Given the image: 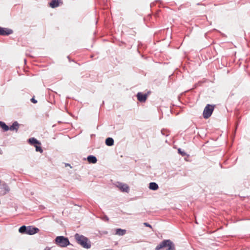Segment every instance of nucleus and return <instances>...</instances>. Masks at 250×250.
<instances>
[{"label":"nucleus","instance_id":"obj_19","mask_svg":"<svg viewBox=\"0 0 250 250\" xmlns=\"http://www.w3.org/2000/svg\"><path fill=\"white\" fill-rule=\"evenodd\" d=\"M35 146L36 147V151H39V152H40L41 153L42 152V147L40 146H38L37 145H35Z\"/></svg>","mask_w":250,"mask_h":250},{"label":"nucleus","instance_id":"obj_3","mask_svg":"<svg viewBox=\"0 0 250 250\" xmlns=\"http://www.w3.org/2000/svg\"><path fill=\"white\" fill-rule=\"evenodd\" d=\"M55 243L58 246L63 248L70 245V242L67 237L63 236H57L55 240Z\"/></svg>","mask_w":250,"mask_h":250},{"label":"nucleus","instance_id":"obj_20","mask_svg":"<svg viewBox=\"0 0 250 250\" xmlns=\"http://www.w3.org/2000/svg\"><path fill=\"white\" fill-rule=\"evenodd\" d=\"M178 152L183 156H185L186 155V152L184 151H182L180 148L178 149Z\"/></svg>","mask_w":250,"mask_h":250},{"label":"nucleus","instance_id":"obj_13","mask_svg":"<svg viewBox=\"0 0 250 250\" xmlns=\"http://www.w3.org/2000/svg\"><path fill=\"white\" fill-rule=\"evenodd\" d=\"M126 233V230L123 229H116L115 234L118 235L120 236H123L125 235Z\"/></svg>","mask_w":250,"mask_h":250},{"label":"nucleus","instance_id":"obj_12","mask_svg":"<svg viewBox=\"0 0 250 250\" xmlns=\"http://www.w3.org/2000/svg\"><path fill=\"white\" fill-rule=\"evenodd\" d=\"M149 188L151 190H156L158 189L159 187L156 183L151 182L149 184Z\"/></svg>","mask_w":250,"mask_h":250},{"label":"nucleus","instance_id":"obj_9","mask_svg":"<svg viewBox=\"0 0 250 250\" xmlns=\"http://www.w3.org/2000/svg\"><path fill=\"white\" fill-rule=\"evenodd\" d=\"M137 99L140 102H145L147 97L146 94H143L141 92H138L137 94Z\"/></svg>","mask_w":250,"mask_h":250},{"label":"nucleus","instance_id":"obj_11","mask_svg":"<svg viewBox=\"0 0 250 250\" xmlns=\"http://www.w3.org/2000/svg\"><path fill=\"white\" fill-rule=\"evenodd\" d=\"M87 160L89 163L92 164H95L97 161L96 157L93 155L88 156L87 158Z\"/></svg>","mask_w":250,"mask_h":250},{"label":"nucleus","instance_id":"obj_7","mask_svg":"<svg viewBox=\"0 0 250 250\" xmlns=\"http://www.w3.org/2000/svg\"><path fill=\"white\" fill-rule=\"evenodd\" d=\"M39 231V229L37 228L29 226L27 227V234L33 235L37 233Z\"/></svg>","mask_w":250,"mask_h":250},{"label":"nucleus","instance_id":"obj_14","mask_svg":"<svg viewBox=\"0 0 250 250\" xmlns=\"http://www.w3.org/2000/svg\"><path fill=\"white\" fill-rule=\"evenodd\" d=\"M28 142L31 145H41V143L35 138H31L29 139Z\"/></svg>","mask_w":250,"mask_h":250},{"label":"nucleus","instance_id":"obj_25","mask_svg":"<svg viewBox=\"0 0 250 250\" xmlns=\"http://www.w3.org/2000/svg\"><path fill=\"white\" fill-rule=\"evenodd\" d=\"M0 154H1V151H0Z\"/></svg>","mask_w":250,"mask_h":250},{"label":"nucleus","instance_id":"obj_6","mask_svg":"<svg viewBox=\"0 0 250 250\" xmlns=\"http://www.w3.org/2000/svg\"><path fill=\"white\" fill-rule=\"evenodd\" d=\"M117 187H118L122 191L128 192L129 188L127 184H124L120 182H117L116 184Z\"/></svg>","mask_w":250,"mask_h":250},{"label":"nucleus","instance_id":"obj_16","mask_svg":"<svg viewBox=\"0 0 250 250\" xmlns=\"http://www.w3.org/2000/svg\"><path fill=\"white\" fill-rule=\"evenodd\" d=\"M105 144L108 146H112L114 144V140L112 138H107L105 140Z\"/></svg>","mask_w":250,"mask_h":250},{"label":"nucleus","instance_id":"obj_15","mask_svg":"<svg viewBox=\"0 0 250 250\" xmlns=\"http://www.w3.org/2000/svg\"><path fill=\"white\" fill-rule=\"evenodd\" d=\"M59 5V0H52L50 3V6L52 8H55Z\"/></svg>","mask_w":250,"mask_h":250},{"label":"nucleus","instance_id":"obj_1","mask_svg":"<svg viewBox=\"0 0 250 250\" xmlns=\"http://www.w3.org/2000/svg\"><path fill=\"white\" fill-rule=\"evenodd\" d=\"M74 237L77 243L83 248L89 249L91 247V242L87 237L79 233L75 234Z\"/></svg>","mask_w":250,"mask_h":250},{"label":"nucleus","instance_id":"obj_4","mask_svg":"<svg viewBox=\"0 0 250 250\" xmlns=\"http://www.w3.org/2000/svg\"><path fill=\"white\" fill-rule=\"evenodd\" d=\"M214 110V106L210 104H207L203 111V116L205 119L208 118L212 114Z\"/></svg>","mask_w":250,"mask_h":250},{"label":"nucleus","instance_id":"obj_24","mask_svg":"<svg viewBox=\"0 0 250 250\" xmlns=\"http://www.w3.org/2000/svg\"><path fill=\"white\" fill-rule=\"evenodd\" d=\"M104 218H105V219L106 221H108V220H109V218H108L107 216H105Z\"/></svg>","mask_w":250,"mask_h":250},{"label":"nucleus","instance_id":"obj_17","mask_svg":"<svg viewBox=\"0 0 250 250\" xmlns=\"http://www.w3.org/2000/svg\"><path fill=\"white\" fill-rule=\"evenodd\" d=\"M0 126L4 131H6L9 129V127L6 125L4 122L0 121Z\"/></svg>","mask_w":250,"mask_h":250},{"label":"nucleus","instance_id":"obj_8","mask_svg":"<svg viewBox=\"0 0 250 250\" xmlns=\"http://www.w3.org/2000/svg\"><path fill=\"white\" fill-rule=\"evenodd\" d=\"M13 33L12 30L0 27V35L2 36L9 35Z\"/></svg>","mask_w":250,"mask_h":250},{"label":"nucleus","instance_id":"obj_2","mask_svg":"<svg viewBox=\"0 0 250 250\" xmlns=\"http://www.w3.org/2000/svg\"><path fill=\"white\" fill-rule=\"evenodd\" d=\"M164 248H167V250H175L173 243L170 240H164L155 248V250H160Z\"/></svg>","mask_w":250,"mask_h":250},{"label":"nucleus","instance_id":"obj_5","mask_svg":"<svg viewBox=\"0 0 250 250\" xmlns=\"http://www.w3.org/2000/svg\"><path fill=\"white\" fill-rule=\"evenodd\" d=\"M0 195H4L9 192L10 188L6 183H3L1 185L0 184Z\"/></svg>","mask_w":250,"mask_h":250},{"label":"nucleus","instance_id":"obj_22","mask_svg":"<svg viewBox=\"0 0 250 250\" xmlns=\"http://www.w3.org/2000/svg\"><path fill=\"white\" fill-rule=\"evenodd\" d=\"M31 101L34 103V104H36L37 103V101L36 100H35L34 98H32L31 99Z\"/></svg>","mask_w":250,"mask_h":250},{"label":"nucleus","instance_id":"obj_23","mask_svg":"<svg viewBox=\"0 0 250 250\" xmlns=\"http://www.w3.org/2000/svg\"><path fill=\"white\" fill-rule=\"evenodd\" d=\"M44 250H50V248H49V247H46L45 249H44Z\"/></svg>","mask_w":250,"mask_h":250},{"label":"nucleus","instance_id":"obj_10","mask_svg":"<svg viewBox=\"0 0 250 250\" xmlns=\"http://www.w3.org/2000/svg\"><path fill=\"white\" fill-rule=\"evenodd\" d=\"M19 127V123L17 121H15L13 123L12 125H11L9 127V129L11 131L15 130L16 132H17L18 130Z\"/></svg>","mask_w":250,"mask_h":250},{"label":"nucleus","instance_id":"obj_21","mask_svg":"<svg viewBox=\"0 0 250 250\" xmlns=\"http://www.w3.org/2000/svg\"><path fill=\"white\" fill-rule=\"evenodd\" d=\"M144 225L145 226H146V227H149V228H152L150 224H149L148 223H144Z\"/></svg>","mask_w":250,"mask_h":250},{"label":"nucleus","instance_id":"obj_18","mask_svg":"<svg viewBox=\"0 0 250 250\" xmlns=\"http://www.w3.org/2000/svg\"><path fill=\"white\" fill-rule=\"evenodd\" d=\"M19 231L21 233H24L27 234V227L25 226L21 227L19 229Z\"/></svg>","mask_w":250,"mask_h":250}]
</instances>
